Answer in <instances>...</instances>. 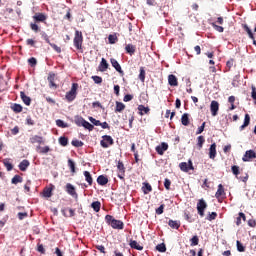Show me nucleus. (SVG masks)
<instances>
[{"mask_svg":"<svg viewBox=\"0 0 256 256\" xmlns=\"http://www.w3.org/2000/svg\"><path fill=\"white\" fill-rule=\"evenodd\" d=\"M105 222L107 223V225L112 227V229L123 230L125 227V224L123 223V221L117 220L111 215L105 216Z\"/></svg>","mask_w":256,"mask_h":256,"instance_id":"f257e3e1","label":"nucleus"},{"mask_svg":"<svg viewBox=\"0 0 256 256\" xmlns=\"http://www.w3.org/2000/svg\"><path fill=\"white\" fill-rule=\"evenodd\" d=\"M74 47L80 51V53H83V32L76 30L75 31V36H74Z\"/></svg>","mask_w":256,"mask_h":256,"instance_id":"f03ea898","label":"nucleus"},{"mask_svg":"<svg viewBox=\"0 0 256 256\" xmlns=\"http://www.w3.org/2000/svg\"><path fill=\"white\" fill-rule=\"evenodd\" d=\"M77 89H79V84L73 83L70 91H68L65 95L66 101L71 103L77 99Z\"/></svg>","mask_w":256,"mask_h":256,"instance_id":"7ed1b4c3","label":"nucleus"},{"mask_svg":"<svg viewBox=\"0 0 256 256\" xmlns=\"http://www.w3.org/2000/svg\"><path fill=\"white\" fill-rule=\"evenodd\" d=\"M114 143L115 141L109 135H104L102 137V140L100 141V145L101 147H103V149H108V147H111V145H113Z\"/></svg>","mask_w":256,"mask_h":256,"instance_id":"20e7f679","label":"nucleus"},{"mask_svg":"<svg viewBox=\"0 0 256 256\" xmlns=\"http://www.w3.org/2000/svg\"><path fill=\"white\" fill-rule=\"evenodd\" d=\"M205 209H207V202L204 199H200L197 203V211L200 217H205Z\"/></svg>","mask_w":256,"mask_h":256,"instance_id":"39448f33","label":"nucleus"},{"mask_svg":"<svg viewBox=\"0 0 256 256\" xmlns=\"http://www.w3.org/2000/svg\"><path fill=\"white\" fill-rule=\"evenodd\" d=\"M188 163L189 164H187V162H182L179 164L181 171H183L184 173H189V171H193V169H195L191 160H189Z\"/></svg>","mask_w":256,"mask_h":256,"instance_id":"423d86ee","label":"nucleus"},{"mask_svg":"<svg viewBox=\"0 0 256 256\" xmlns=\"http://www.w3.org/2000/svg\"><path fill=\"white\" fill-rule=\"evenodd\" d=\"M66 193H68V195H71V197H73L74 199L79 198V195L77 194V191L75 190V186H73V184H71V183L66 184Z\"/></svg>","mask_w":256,"mask_h":256,"instance_id":"0eeeda50","label":"nucleus"},{"mask_svg":"<svg viewBox=\"0 0 256 256\" xmlns=\"http://www.w3.org/2000/svg\"><path fill=\"white\" fill-rule=\"evenodd\" d=\"M252 159H256L255 150L246 151L244 156L242 157V161H244V163H247V162L251 161Z\"/></svg>","mask_w":256,"mask_h":256,"instance_id":"6e6552de","label":"nucleus"},{"mask_svg":"<svg viewBox=\"0 0 256 256\" xmlns=\"http://www.w3.org/2000/svg\"><path fill=\"white\" fill-rule=\"evenodd\" d=\"M117 169H118L119 179H121L122 181H125V165L123 164V162L118 161Z\"/></svg>","mask_w":256,"mask_h":256,"instance_id":"1a4fd4ad","label":"nucleus"},{"mask_svg":"<svg viewBox=\"0 0 256 256\" xmlns=\"http://www.w3.org/2000/svg\"><path fill=\"white\" fill-rule=\"evenodd\" d=\"M210 111L212 113V117H217V113H219V102L213 100L210 104Z\"/></svg>","mask_w":256,"mask_h":256,"instance_id":"9d476101","label":"nucleus"},{"mask_svg":"<svg viewBox=\"0 0 256 256\" xmlns=\"http://www.w3.org/2000/svg\"><path fill=\"white\" fill-rule=\"evenodd\" d=\"M33 20L35 21V23H45V21H47V15H45L44 13H36L33 16Z\"/></svg>","mask_w":256,"mask_h":256,"instance_id":"9b49d317","label":"nucleus"},{"mask_svg":"<svg viewBox=\"0 0 256 256\" xmlns=\"http://www.w3.org/2000/svg\"><path fill=\"white\" fill-rule=\"evenodd\" d=\"M30 143L32 145H35V143H38V145H43V143H45V140L43 139V136L34 135L30 137Z\"/></svg>","mask_w":256,"mask_h":256,"instance_id":"f8f14e48","label":"nucleus"},{"mask_svg":"<svg viewBox=\"0 0 256 256\" xmlns=\"http://www.w3.org/2000/svg\"><path fill=\"white\" fill-rule=\"evenodd\" d=\"M55 73L53 72H50L49 75H48V82H49V88L50 89H57V84H55Z\"/></svg>","mask_w":256,"mask_h":256,"instance_id":"ddd939ff","label":"nucleus"},{"mask_svg":"<svg viewBox=\"0 0 256 256\" xmlns=\"http://www.w3.org/2000/svg\"><path fill=\"white\" fill-rule=\"evenodd\" d=\"M110 63L112 65V67H114V69L118 73H120V75H123V69L121 68V64H119V62L115 58H111Z\"/></svg>","mask_w":256,"mask_h":256,"instance_id":"4468645a","label":"nucleus"},{"mask_svg":"<svg viewBox=\"0 0 256 256\" xmlns=\"http://www.w3.org/2000/svg\"><path fill=\"white\" fill-rule=\"evenodd\" d=\"M167 149H169V145L167 143L163 142L159 146L156 147V152L158 153V155H163L165 153V151H167Z\"/></svg>","mask_w":256,"mask_h":256,"instance_id":"2eb2a0df","label":"nucleus"},{"mask_svg":"<svg viewBox=\"0 0 256 256\" xmlns=\"http://www.w3.org/2000/svg\"><path fill=\"white\" fill-rule=\"evenodd\" d=\"M107 69H109V63H107V60L105 58H102L98 66V70L101 71V73H105Z\"/></svg>","mask_w":256,"mask_h":256,"instance_id":"dca6fc26","label":"nucleus"},{"mask_svg":"<svg viewBox=\"0 0 256 256\" xmlns=\"http://www.w3.org/2000/svg\"><path fill=\"white\" fill-rule=\"evenodd\" d=\"M168 83L171 87H177L179 85V81L177 80V76L170 74L168 76Z\"/></svg>","mask_w":256,"mask_h":256,"instance_id":"f3484780","label":"nucleus"},{"mask_svg":"<svg viewBox=\"0 0 256 256\" xmlns=\"http://www.w3.org/2000/svg\"><path fill=\"white\" fill-rule=\"evenodd\" d=\"M216 199H221V197H225V188L223 187V184L218 185L217 192L215 194Z\"/></svg>","mask_w":256,"mask_h":256,"instance_id":"a211bd4d","label":"nucleus"},{"mask_svg":"<svg viewBox=\"0 0 256 256\" xmlns=\"http://www.w3.org/2000/svg\"><path fill=\"white\" fill-rule=\"evenodd\" d=\"M125 51L128 53V55L133 56L135 55V51H137V47L133 44H127L125 46Z\"/></svg>","mask_w":256,"mask_h":256,"instance_id":"6ab92c4d","label":"nucleus"},{"mask_svg":"<svg viewBox=\"0 0 256 256\" xmlns=\"http://www.w3.org/2000/svg\"><path fill=\"white\" fill-rule=\"evenodd\" d=\"M209 157L211 159H215V157H217V144L215 143L211 144L209 148Z\"/></svg>","mask_w":256,"mask_h":256,"instance_id":"aec40b11","label":"nucleus"},{"mask_svg":"<svg viewBox=\"0 0 256 256\" xmlns=\"http://www.w3.org/2000/svg\"><path fill=\"white\" fill-rule=\"evenodd\" d=\"M129 246L131 247V249H136V251H143V246L139 245L136 240H130Z\"/></svg>","mask_w":256,"mask_h":256,"instance_id":"412c9836","label":"nucleus"},{"mask_svg":"<svg viewBox=\"0 0 256 256\" xmlns=\"http://www.w3.org/2000/svg\"><path fill=\"white\" fill-rule=\"evenodd\" d=\"M55 186L51 185V187H46L43 190V197H53V189Z\"/></svg>","mask_w":256,"mask_h":256,"instance_id":"4be33fe9","label":"nucleus"},{"mask_svg":"<svg viewBox=\"0 0 256 256\" xmlns=\"http://www.w3.org/2000/svg\"><path fill=\"white\" fill-rule=\"evenodd\" d=\"M97 183L98 185H102V186L107 185L109 183V178H107L104 175H100L97 178Z\"/></svg>","mask_w":256,"mask_h":256,"instance_id":"5701e85b","label":"nucleus"},{"mask_svg":"<svg viewBox=\"0 0 256 256\" xmlns=\"http://www.w3.org/2000/svg\"><path fill=\"white\" fill-rule=\"evenodd\" d=\"M20 97L24 103V105H27L29 107V105H31V97L26 96L25 92H20Z\"/></svg>","mask_w":256,"mask_h":256,"instance_id":"b1692460","label":"nucleus"},{"mask_svg":"<svg viewBox=\"0 0 256 256\" xmlns=\"http://www.w3.org/2000/svg\"><path fill=\"white\" fill-rule=\"evenodd\" d=\"M249 123H251V116H249V114H245L244 123L240 126V131H243L245 127H249Z\"/></svg>","mask_w":256,"mask_h":256,"instance_id":"393cba45","label":"nucleus"},{"mask_svg":"<svg viewBox=\"0 0 256 256\" xmlns=\"http://www.w3.org/2000/svg\"><path fill=\"white\" fill-rule=\"evenodd\" d=\"M138 111L140 115H149V111H151V109H149V107H145L144 105H139Z\"/></svg>","mask_w":256,"mask_h":256,"instance_id":"a878e982","label":"nucleus"},{"mask_svg":"<svg viewBox=\"0 0 256 256\" xmlns=\"http://www.w3.org/2000/svg\"><path fill=\"white\" fill-rule=\"evenodd\" d=\"M10 108L14 113H21L23 111V106L17 103L12 104Z\"/></svg>","mask_w":256,"mask_h":256,"instance_id":"bb28decb","label":"nucleus"},{"mask_svg":"<svg viewBox=\"0 0 256 256\" xmlns=\"http://www.w3.org/2000/svg\"><path fill=\"white\" fill-rule=\"evenodd\" d=\"M143 185L144 186L142 187V190L144 195H148L149 193H151V191H153V187H151V184L145 182Z\"/></svg>","mask_w":256,"mask_h":256,"instance_id":"cd10ccee","label":"nucleus"},{"mask_svg":"<svg viewBox=\"0 0 256 256\" xmlns=\"http://www.w3.org/2000/svg\"><path fill=\"white\" fill-rule=\"evenodd\" d=\"M168 225L171 229H179L181 227V223L177 220H169Z\"/></svg>","mask_w":256,"mask_h":256,"instance_id":"c85d7f7f","label":"nucleus"},{"mask_svg":"<svg viewBox=\"0 0 256 256\" xmlns=\"http://www.w3.org/2000/svg\"><path fill=\"white\" fill-rule=\"evenodd\" d=\"M84 177L88 185L90 186L93 185V176H91V173L89 171H84Z\"/></svg>","mask_w":256,"mask_h":256,"instance_id":"c756f323","label":"nucleus"},{"mask_svg":"<svg viewBox=\"0 0 256 256\" xmlns=\"http://www.w3.org/2000/svg\"><path fill=\"white\" fill-rule=\"evenodd\" d=\"M29 165H30L29 160H23L19 164L20 171H27V168L29 167Z\"/></svg>","mask_w":256,"mask_h":256,"instance_id":"7c9ffc66","label":"nucleus"},{"mask_svg":"<svg viewBox=\"0 0 256 256\" xmlns=\"http://www.w3.org/2000/svg\"><path fill=\"white\" fill-rule=\"evenodd\" d=\"M181 123L184 125V127H187L189 125V114L184 113L181 117Z\"/></svg>","mask_w":256,"mask_h":256,"instance_id":"2f4dec72","label":"nucleus"},{"mask_svg":"<svg viewBox=\"0 0 256 256\" xmlns=\"http://www.w3.org/2000/svg\"><path fill=\"white\" fill-rule=\"evenodd\" d=\"M91 207L94 209L95 213H99V211H101V202L94 201L92 202Z\"/></svg>","mask_w":256,"mask_h":256,"instance_id":"473e14b6","label":"nucleus"},{"mask_svg":"<svg viewBox=\"0 0 256 256\" xmlns=\"http://www.w3.org/2000/svg\"><path fill=\"white\" fill-rule=\"evenodd\" d=\"M123 111H125V104L123 102H116L115 113H121Z\"/></svg>","mask_w":256,"mask_h":256,"instance_id":"72a5a7b5","label":"nucleus"},{"mask_svg":"<svg viewBox=\"0 0 256 256\" xmlns=\"http://www.w3.org/2000/svg\"><path fill=\"white\" fill-rule=\"evenodd\" d=\"M59 144L62 146V147H67V145H69V139L65 136H61L59 139Z\"/></svg>","mask_w":256,"mask_h":256,"instance_id":"f704fd0d","label":"nucleus"},{"mask_svg":"<svg viewBox=\"0 0 256 256\" xmlns=\"http://www.w3.org/2000/svg\"><path fill=\"white\" fill-rule=\"evenodd\" d=\"M17 183H23V177L20 175H15L11 180L12 185H17Z\"/></svg>","mask_w":256,"mask_h":256,"instance_id":"c9c22d12","label":"nucleus"},{"mask_svg":"<svg viewBox=\"0 0 256 256\" xmlns=\"http://www.w3.org/2000/svg\"><path fill=\"white\" fill-rule=\"evenodd\" d=\"M108 41L110 43V45H115V43H117V41H119V38H117V35H113V34H110L108 36Z\"/></svg>","mask_w":256,"mask_h":256,"instance_id":"e433bc0d","label":"nucleus"},{"mask_svg":"<svg viewBox=\"0 0 256 256\" xmlns=\"http://www.w3.org/2000/svg\"><path fill=\"white\" fill-rule=\"evenodd\" d=\"M156 251H159V253H165V251H167V246H165V243L158 244L156 246Z\"/></svg>","mask_w":256,"mask_h":256,"instance_id":"4c0bfd02","label":"nucleus"},{"mask_svg":"<svg viewBox=\"0 0 256 256\" xmlns=\"http://www.w3.org/2000/svg\"><path fill=\"white\" fill-rule=\"evenodd\" d=\"M145 75H146L145 68L144 67H140V74H139L138 78L140 79V81L142 83H145Z\"/></svg>","mask_w":256,"mask_h":256,"instance_id":"58836bf2","label":"nucleus"},{"mask_svg":"<svg viewBox=\"0 0 256 256\" xmlns=\"http://www.w3.org/2000/svg\"><path fill=\"white\" fill-rule=\"evenodd\" d=\"M236 247L239 253H245V247L243 246V243H241V241L239 240L236 241Z\"/></svg>","mask_w":256,"mask_h":256,"instance_id":"ea45409f","label":"nucleus"},{"mask_svg":"<svg viewBox=\"0 0 256 256\" xmlns=\"http://www.w3.org/2000/svg\"><path fill=\"white\" fill-rule=\"evenodd\" d=\"M85 121H86L85 118H75V119H74V123H75L78 127H83Z\"/></svg>","mask_w":256,"mask_h":256,"instance_id":"a19ab883","label":"nucleus"},{"mask_svg":"<svg viewBox=\"0 0 256 256\" xmlns=\"http://www.w3.org/2000/svg\"><path fill=\"white\" fill-rule=\"evenodd\" d=\"M197 141H198L197 145H198L199 149H203V144L205 143V137L198 136Z\"/></svg>","mask_w":256,"mask_h":256,"instance_id":"79ce46f5","label":"nucleus"},{"mask_svg":"<svg viewBox=\"0 0 256 256\" xmlns=\"http://www.w3.org/2000/svg\"><path fill=\"white\" fill-rule=\"evenodd\" d=\"M4 167H6L7 171H13V164L9 162V160L5 159L3 160Z\"/></svg>","mask_w":256,"mask_h":256,"instance_id":"37998d69","label":"nucleus"},{"mask_svg":"<svg viewBox=\"0 0 256 256\" xmlns=\"http://www.w3.org/2000/svg\"><path fill=\"white\" fill-rule=\"evenodd\" d=\"M56 125L57 127H61L62 129H66V127H69V125L67 123H64V121L61 119L56 120Z\"/></svg>","mask_w":256,"mask_h":256,"instance_id":"c03bdc74","label":"nucleus"},{"mask_svg":"<svg viewBox=\"0 0 256 256\" xmlns=\"http://www.w3.org/2000/svg\"><path fill=\"white\" fill-rule=\"evenodd\" d=\"M83 127L84 129H88V131H93V129H95V126H93V124L89 123L87 120H85Z\"/></svg>","mask_w":256,"mask_h":256,"instance_id":"a18cd8bd","label":"nucleus"},{"mask_svg":"<svg viewBox=\"0 0 256 256\" xmlns=\"http://www.w3.org/2000/svg\"><path fill=\"white\" fill-rule=\"evenodd\" d=\"M39 149H40V153L42 154L49 153V151H51V148H49V146H45V147L37 146V151H39Z\"/></svg>","mask_w":256,"mask_h":256,"instance_id":"49530a36","label":"nucleus"},{"mask_svg":"<svg viewBox=\"0 0 256 256\" xmlns=\"http://www.w3.org/2000/svg\"><path fill=\"white\" fill-rule=\"evenodd\" d=\"M244 29L248 36L250 37V39H255V35L253 34V31H251V28L249 26L245 25Z\"/></svg>","mask_w":256,"mask_h":256,"instance_id":"de8ad7c7","label":"nucleus"},{"mask_svg":"<svg viewBox=\"0 0 256 256\" xmlns=\"http://www.w3.org/2000/svg\"><path fill=\"white\" fill-rule=\"evenodd\" d=\"M213 29H215V31H218V33H223V31H225V29L222 26L216 25L214 22L211 23Z\"/></svg>","mask_w":256,"mask_h":256,"instance_id":"09e8293b","label":"nucleus"},{"mask_svg":"<svg viewBox=\"0 0 256 256\" xmlns=\"http://www.w3.org/2000/svg\"><path fill=\"white\" fill-rule=\"evenodd\" d=\"M89 121H90V123H92L96 127H100V125H101V121L93 118L92 116L89 117Z\"/></svg>","mask_w":256,"mask_h":256,"instance_id":"8fccbe9b","label":"nucleus"},{"mask_svg":"<svg viewBox=\"0 0 256 256\" xmlns=\"http://www.w3.org/2000/svg\"><path fill=\"white\" fill-rule=\"evenodd\" d=\"M68 167L70 168L71 173H75V162L73 160H68Z\"/></svg>","mask_w":256,"mask_h":256,"instance_id":"3c124183","label":"nucleus"},{"mask_svg":"<svg viewBox=\"0 0 256 256\" xmlns=\"http://www.w3.org/2000/svg\"><path fill=\"white\" fill-rule=\"evenodd\" d=\"M190 242H191V246H192V247H195V245H199V237L193 236V237L190 239Z\"/></svg>","mask_w":256,"mask_h":256,"instance_id":"603ef678","label":"nucleus"},{"mask_svg":"<svg viewBox=\"0 0 256 256\" xmlns=\"http://www.w3.org/2000/svg\"><path fill=\"white\" fill-rule=\"evenodd\" d=\"M92 80L97 85H101L103 83V78H101L100 76H92Z\"/></svg>","mask_w":256,"mask_h":256,"instance_id":"864d4df0","label":"nucleus"},{"mask_svg":"<svg viewBox=\"0 0 256 256\" xmlns=\"http://www.w3.org/2000/svg\"><path fill=\"white\" fill-rule=\"evenodd\" d=\"M208 221H215V219H217V212H212L210 213L207 218Z\"/></svg>","mask_w":256,"mask_h":256,"instance_id":"5fc2aeb1","label":"nucleus"},{"mask_svg":"<svg viewBox=\"0 0 256 256\" xmlns=\"http://www.w3.org/2000/svg\"><path fill=\"white\" fill-rule=\"evenodd\" d=\"M73 147H83V141L81 140H72Z\"/></svg>","mask_w":256,"mask_h":256,"instance_id":"6e6d98bb","label":"nucleus"},{"mask_svg":"<svg viewBox=\"0 0 256 256\" xmlns=\"http://www.w3.org/2000/svg\"><path fill=\"white\" fill-rule=\"evenodd\" d=\"M164 187L167 191H169L171 189V180H169L168 178H166L164 180Z\"/></svg>","mask_w":256,"mask_h":256,"instance_id":"4d7b16f0","label":"nucleus"},{"mask_svg":"<svg viewBox=\"0 0 256 256\" xmlns=\"http://www.w3.org/2000/svg\"><path fill=\"white\" fill-rule=\"evenodd\" d=\"M28 63L30 67H35V65H37V59L35 57H31L30 59H28Z\"/></svg>","mask_w":256,"mask_h":256,"instance_id":"13d9d810","label":"nucleus"},{"mask_svg":"<svg viewBox=\"0 0 256 256\" xmlns=\"http://www.w3.org/2000/svg\"><path fill=\"white\" fill-rule=\"evenodd\" d=\"M30 29L32 31H34V33H39V25L35 24V23H31L30 24Z\"/></svg>","mask_w":256,"mask_h":256,"instance_id":"bf43d9fd","label":"nucleus"},{"mask_svg":"<svg viewBox=\"0 0 256 256\" xmlns=\"http://www.w3.org/2000/svg\"><path fill=\"white\" fill-rule=\"evenodd\" d=\"M203 131H205V122H203L202 125L200 127H198V129L196 131V135H201V133H203Z\"/></svg>","mask_w":256,"mask_h":256,"instance_id":"052dcab7","label":"nucleus"},{"mask_svg":"<svg viewBox=\"0 0 256 256\" xmlns=\"http://www.w3.org/2000/svg\"><path fill=\"white\" fill-rule=\"evenodd\" d=\"M231 169H232L233 175H235L237 177V175H239V173H240L239 172V166L234 165V166L231 167Z\"/></svg>","mask_w":256,"mask_h":256,"instance_id":"680f3d73","label":"nucleus"},{"mask_svg":"<svg viewBox=\"0 0 256 256\" xmlns=\"http://www.w3.org/2000/svg\"><path fill=\"white\" fill-rule=\"evenodd\" d=\"M165 209V204L160 205L159 208L156 209L157 215H163V210Z\"/></svg>","mask_w":256,"mask_h":256,"instance_id":"e2e57ef3","label":"nucleus"},{"mask_svg":"<svg viewBox=\"0 0 256 256\" xmlns=\"http://www.w3.org/2000/svg\"><path fill=\"white\" fill-rule=\"evenodd\" d=\"M50 47H52L56 53H61V47L57 46L56 44L50 43Z\"/></svg>","mask_w":256,"mask_h":256,"instance_id":"0e129e2a","label":"nucleus"},{"mask_svg":"<svg viewBox=\"0 0 256 256\" xmlns=\"http://www.w3.org/2000/svg\"><path fill=\"white\" fill-rule=\"evenodd\" d=\"M123 101H124L125 103H127V102H129V101H133V95H131V94L125 95L124 98H123Z\"/></svg>","mask_w":256,"mask_h":256,"instance_id":"69168bd1","label":"nucleus"},{"mask_svg":"<svg viewBox=\"0 0 256 256\" xmlns=\"http://www.w3.org/2000/svg\"><path fill=\"white\" fill-rule=\"evenodd\" d=\"M37 251H38V253L45 255V248L43 247V244H38Z\"/></svg>","mask_w":256,"mask_h":256,"instance_id":"338daca9","label":"nucleus"},{"mask_svg":"<svg viewBox=\"0 0 256 256\" xmlns=\"http://www.w3.org/2000/svg\"><path fill=\"white\" fill-rule=\"evenodd\" d=\"M251 97H252V99H254V101H256V88H255V86H252Z\"/></svg>","mask_w":256,"mask_h":256,"instance_id":"774afa93","label":"nucleus"}]
</instances>
